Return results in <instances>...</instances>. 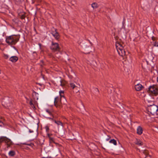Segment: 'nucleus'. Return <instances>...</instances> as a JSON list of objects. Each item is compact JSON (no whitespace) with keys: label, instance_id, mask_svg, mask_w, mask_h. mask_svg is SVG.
<instances>
[{"label":"nucleus","instance_id":"nucleus-1","mask_svg":"<svg viewBox=\"0 0 158 158\" xmlns=\"http://www.w3.org/2000/svg\"><path fill=\"white\" fill-rule=\"evenodd\" d=\"M20 38L19 35H13L6 37V43L10 45H15L19 41Z\"/></svg>","mask_w":158,"mask_h":158},{"label":"nucleus","instance_id":"nucleus-2","mask_svg":"<svg viewBox=\"0 0 158 158\" xmlns=\"http://www.w3.org/2000/svg\"><path fill=\"white\" fill-rule=\"evenodd\" d=\"M147 110L149 114H150L152 115L157 114L158 107L156 105L148 104Z\"/></svg>","mask_w":158,"mask_h":158},{"label":"nucleus","instance_id":"nucleus-3","mask_svg":"<svg viewBox=\"0 0 158 158\" xmlns=\"http://www.w3.org/2000/svg\"><path fill=\"white\" fill-rule=\"evenodd\" d=\"M116 47L118 54L120 56L123 57L125 55V51L123 48V44L121 43L116 42Z\"/></svg>","mask_w":158,"mask_h":158},{"label":"nucleus","instance_id":"nucleus-4","mask_svg":"<svg viewBox=\"0 0 158 158\" xmlns=\"http://www.w3.org/2000/svg\"><path fill=\"white\" fill-rule=\"evenodd\" d=\"M51 49L54 52H60V48L59 44L56 43L52 42V45L51 46Z\"/></svg>","mask_w":158,"mask_h":158},{"label":"nucleus","instance_id":"nucleus-5","mask_svg":"<svg viewBox=\"0 0 158 158\" xmlns=\"http://www.w3.org/2000/svg\"><path fill=\"white\" fill-rule=\"evenodd\" d=\"M5 141L6 143L7 148L12 144V142L11 140L5 137H2L0 138V144L2 142Z\"/></svg>","mask_w":158,"mask_h":158},{"label":"nucleus","instance_id":"nucleus-6","mask_svg":"<svg viewBox=\"0 0 158 158\" xmlns=\"http://www.w3.org/2000/svg\"><path fill=\"white\" fill-rule=\"evenodd\" d=\"M45 111L46 113H44V116L46 118L53 120V116L51 110L48 109H46Z\"/></svg>","mask_w":158,"mask_h":158},{"label":"nucleus","instance_id":"nucleus-7","mask_svg":"<svg viewBox=\"0 0 158 158\" xmlns=\"http://www.w3.org/2000/svg\"><path fill=\"white\" fill-rule=\"evenodd\" d=\"M148 92L150 96H156L158 94V89H148Z\"/></svg>","mask_w":158,"mask_h":158},{"label":"nucleus","instance_id":"nucleus-8","mask_svg":"<svg viewBox=\"0 0 158 158\" xmlns=\"http://www.w3.org/2000/svg\"><path fill=\"white\" fill-rule=\"evenodd\" d=\"M55 31H52V35L55 37V39L56 40H58L60 36L59 34V33L56 32V30H55Z\"/></svg>","mask_w":158,"mask_h":158},{"label":"nucleus","instance_id":"nucleus-9","mask_svg":"<svg viewBox=\"0 0 158 158\" xmlns=\"http://www.w3.org/2000/svg\"><path fill=\"white\" fill-rule=\"evenodd\" d=\"M2 104L3 105H4L5 106V105L7 107H8L9 106H10V103H9V101L8 100L7 98L4 99L2 101Z\"/></svg>","mask_w":158,"mask_h":158},{"label":"nucleus","instance_id":"nucleus-10","mask_svg":"<svg viewBox=\"0 0 158 158\" xmlns=\"http://www.w3.org/2000/svg\"><path fill=\"white\" fill-rule=\"evenodd\" d=\"M52 120L57 125L58 128L60 127H61L62 128L63 127V124L62 122L59 121H56L53 120V119Z\"/></svg>","mask_w":158,"mask_h":158},{"label":"nucleus","instance_id":"nucleus-11","mask_svg":"<svg viewBox=\"0 0 158 158\" xmlns=\"http://www.w3.org/2000/svg\"><path fill=\"white\" fill-rule=\"evenodd\" d=\"M18 58L16 56H14L11 57L10 58L9 60L13 62H15L18 60Z\"/></svg>","mask_w":158,"mask_h":158},{"label":"nucleus","instance_id":"nucleus-12","mask_svg":"<svg viewBox=\"0 0 158 158\" xmlns=\"http://www.w3.org/2000/svg\"><path fill=\"white\" fill-rule=\"evenodd\" d=\"M137 133L139 135H141L143 131L142 127L140 126L138 127L137 129Z\"/></svg>","mask_w":158,"mask_h":158},{"label":"nucleus","instance_id":"nucleus-13","mask_svg":"<svg viewBox=\"0 0 158 158\" xmlns=\"http://www.w3.org/2000/svg\"><path fill=\"white\" fill-rule=\"evenodd\" d=\"M38 94L35 92L34 91H33L32 95L33 97V98L34 99H36L38 100Z\"/></svg>","mask_w":158,"mask_h":158},{"label":"nucleus","instance_id":"nucleus-14","mask_svg":"<svg viewBox=\"0 0 158 158\" xmlns=\"http://www.w3.org/2000/svg\"><path fill=\"white\" fill-rule=\"evenodd\" d=\"M135 143L136 144L139 146H141L143 145V143L139 139H137Z\"/></svg>","mask_w":158,"mask_h":158},{"label":"nucleus","instance_id":"nucleus-15","mask_svg":"<svg viewBox=\"0 0 158 158\" xmlns=\"http://www.w3.org/2000/svg\"><path fill=\"white\" fill-rule=\"evenodd\" d=\"M36 102L31 99L30 101V104L31 106L33 108H35V105L36 104Z\"/></svg>","mask_w":158,"mask_h":158},{"label":"nucleus","instance_id":"nucleus-16","mask_svg":"<svg viewBox=\"0 0 158 158\" xmlns=\"http://www.w3.org/2000/svg\"><path fill=\"white\" fill-rule=\"evenodd\" d=\"M61 100L60 98H59L57 97H56L55 98L54 101V104L55 105H56L57 103H58L59 101H60Z\"/></svg>","mask_w":158,"mask_h":158},{"label":"nucleus","instance_id":"nucleus-17","mask_svg":"<svg viewBox=\"0 0 158 158\" xmlns=\"http://www.w3.org/2000/svg\"><path fill=\"white\" fill-rule=\"evenodd\" d=\"M144 88L143 86L140 84H139L135 86V89H141Z\"/></svg>","mask_w":158,"mask_h":158},{"label":"nucleus","instance_id":"nucleus-18","mask_svg":"<svg viewBox=\"0 0 158 158\" xmlns=\"http://www.w3.org/2000/svg\"><path fill=\"white\" fill-rule=\"evenodd\" d=\"M48 137L49 139V141L50 143L54 142V139L52 137L50 136V135L49 134H48Z\"/></svg>","mask_w":158,"mask_h":158},{"label":"nucleus","instance_id":"nucleus-19","mask_svg":"<svg viewBox=\"0 0 158 158\" xmlns=\"http://www.w3.org/2000/svg\"><path fill=\"white\" fill-rule=\"evenodd\" d=\"M91 6L94 9H95L98 7V5L97 3L94 2L91 4Z\"/></svg>","mask_w":158,"mask_h":158},{"label":"nucleus","instance_id":"nucleus-20","mask_svg":"<svg viewBox=\"0 0 158 158\" xmlns=\"http://www.w3.org/2000/svg\"><path fill=\"white\" fill-rule=\"evenodd\" d=\"M143 153L145 155V158H151L150 156H148V152L147 150H143Z\"/></svg>","mask_w":158,"mask_h":158},{"label":"nucleus","instance_id":"nucleus-21","mask_svg":"<svg viewBox=\"0 0 158 158\" xmlns=\"http://www.w3.org/2000/svg\"><path fill=\"white\" fill-rule=\"evenodd\" d=\"M8 154L10 156H13L15 154V152L14 151H10L9 152Z\"/></svg>","mask_w":158,"mask_h":158},{"label":"nucleus","instance_id":"nucleus-22","mask_svg":"<svg viewBox=\"0 0 158 158\" xmlns=\"http://www.w3.org/2000/svg\"><path fill=\"white\" fill-rule=\"evenodd\" d=\"M64 91L63 90H60L59 91V94H60V98H61L62 97H63L65 98L64 97Z\"/></svg>","mask_w":158,"mask_h":158},{"label":"nucleus","instance_id":"nucleus-23","mask_svg":"<svg viewBox=\"0 0 158 158\" xmlns=\"http://www.w3.org/2000/svg\"><path fill=\"white\" fill-rule=\"evenodd\" d=\"M109 143H113L114 145H116L117 144L116 141V140H115L114 139H112L110 140L109 141Z\"/></svg>","mask_w":158,"mask_h":158},{"label":"nucleus","instance_id":"nucleus-24","mask_svg":"<svg viewBox=\"0 0 158 158\" xmlns=\"http://www.w3.org/2000/svg\"><path fill=\"white\" fill-rule=\"evenodd\" d=\"M56 107L61 108V99L60 101H59L58 103H57L56 105H55Z\"/></svg>","mask_w":158,"mask_h":158},{"label":"nucleus","instance_id":"nucleus-25","mask_svg":"<svg viewBox=\"0 0 158 158\" xmlns=\"http://www.w3.org/2000/svg\"><path fill=\"white\" fill-rule=\"evenodd\" d=\"M70 87L73 88V89L75 88H80V87L78 86H76V85L73 83H71L70 84Z\"/></svg>","mask_w":158,"mask_h":158},{"label":"nucleus","instance_id":"nucleus-26","mask_svg":"<svg viewBox=\"0 0 158 158\" xmlns=\"http://www.w3.org/2000/svg\"><path fill=\"white\" fill-rule=\"evenodd\" d=\"M154 46L155 47H158V42L156 43V41H155L154 43Z\"/></svg>","mask_w":158,"mask_h":158},{"label":"nucleus","instance_id":"nucleus-27","mask_svg":"<svg viewBox=\"0 0 158 158\" xmlns=\"http://www.w3.org/2000/svg\"><path fill=\"white\" fill-rule=\"evenodd\" d=\"M4 57L6 59H7L9 57V56L7 54H4Z\"/></svg>","mask_w":158,"mask_h":158},{"label":"nucleus","instance_id":"nucleus-28","mask_svg":"<svg viewBox=\"0 0 158 158\" xmlns=\"http://www.w3.org/2000/svg\"><path fill=\"white\" fill-rule=\"evenodd\" d=\"M45 129H46V131L47 132L49 130V127L48 126H46L45 127Z\"/></svg>","mask_w":158,"mask_h":158},{"label":"nucleus","instance_id":"nucleus-29","mask_svg":"<svg viewBox=\"0 0 158 158\" xmlns=\"http://www.w3.org/2000/svg\"><path fill=\"white\" fill-rule=\"evenodd\" d=\"M3 125V123L2 121L0 120V126H2Z\"/></svg>","mask_w":158,"mask_h":158},{"label":"nucleus","instance_id":"nucleus-30","mask_svg":"<svg viewBox=\"0 0 158 158\" xmlns=\"http://www.w3.org/2000/svg\"><path fill=\"white\" fill-rule=\"evenodd\" d=\"M25 16L24 15H23L21 16L20 18L22 19H23L25 18Z\"/></svg>","mask_w":158,"mask_h":158},{"label":"nucleus","instance_id":"nucleus-31","mask_svg":"<svg viewBox=\"0 0 158 158\" xmlns=\"http://www.w3.org/2000/svg\"><path fill=\"white\" fill-rule=\"evenodd\" d=\"M156 39V38L154 37H152V39L154 41Z\"/></svg>","mask_w":158,"mask_h":158},{"label":"nucleus","instance_id":"nucleus-32","mask_svg":"<svg viewBox=\"0 0 158 158\" xmlns=\"http://www.w3.org/2000/svg\"><path fill=\"white\" fill-rule=\"evenodd\" d=\"M60 85L62 86V84L61 80L60 81Z\"/></svg>","mask_w":158,"mask_h":158},{"label":"nucleus","instance_id":"nucleus-33","mask_svg":"<svg viewBox=\"0 0 158 158\" xmlns=\"http://www.w3.org/2000/svg\"><path fill=\"white\" fill-rule=\"evenodd\" d=\"M152 87V86H150L148 88V89H151V88Z\"/></svg>","mask_w":158,"mask_h":158},{"label":"nucleus","instance_id":"nucleus-34","mask_svg":"<svg viewBox=\"0 0 158 158\" xmlns=\"http://www.w3.org/2000/svg\"><path fill=\"white\" fill-rule=\"evenodd\" d=\"M29 132L30 133L33 132V131H31L30 130H29Z\"/></svg>","mask_w":158,"mask_h":158},{"label":"nucleus","instance_id":"nucleus-35","mask_svg":"<svg viewBox=\"0 0 158 158\" xmlns=\"http://www.w3.org/2000/svg\"><path fill=\"white\" fill-rule=\"evenodd\" d=\"M157 82H158V77L157 78Z\"/></svg>","mask_w":158,"mask_h":158},{"label":"nucleus","instance_id":"nucleus-36","mask_svg":"<svg viewBox=\"0 0 158 158\" xmlns=\"http://www.w3.org/2000/svg\"><path fill=\"white\" fill-rule=\"evenodd\" d=\"M141 90V89H136V90L138 91H139V90Z\"/></svg>","mask_w":158,"mask_h":158},{"label":"nucleus","instance_id":"nucleus-37","mask_svg":"<svg viewBox=\"0 0 158 158\" xmlns=\"http://www.w3.org/2000/svg\"><path fill=\"white\" fill-rule=\"evenodd\" d=\"M108 140H109V139H106V140L107 141H108Z\"/></svg>","mask_w":158,"mask_h":158},{"label":"nucleus","instance_id":"nucleus-38","mask_svg":"<svg viewBox=\"0 0 158 158\" xmlns=\"http://www.w3.org/2000/svg\"><path fill=\"white\" fill-rule=\"evenodd\" d=\"M148 102L149 103V101L148 100Z\"/></svg>","mask_w":158,"mask_h":158}]
</instances>
